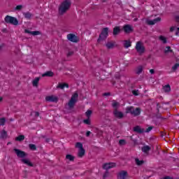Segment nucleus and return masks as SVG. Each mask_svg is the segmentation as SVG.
I'll return each instance as SVG.
<instances>
[{"label":"nucleus","mask_w":179,"mask_h":179,"mask_svg":"<svg viewBox=\"0 0 179 179\" xmlns=\"http://www.w3.org/2000/svg\"><path fill=\"white\" fill-rule=\"evenodd\" d=\"M71 3L70 0H65L63 1L59 7V15H65L68 10H69V8H71Z\"/></svg>","instance_id":"obj_1"},{"label":"nucleus","mask_w":179,"mask_h":179,"mask_svg":"<svg viewBox=\"0 0 179 179\" xmlns=\"http://www.w3.org/2000/svg\"><path fill=\"white\" fill-rule=\"evenodd\" d=\"M108 36V28L105 27L103 28L101 34H99V37L97 40L98 43H100L101 41H103V40H106L107 37Z\"/></svg>","instance_id":"obj_2"},{"label":"nucleus","mask_w":179,"mask_h":179,"mask_svg":"<svg viewBox=\"0 0 179 179\" xmlns=\"http://www.w3.org/2000/svg\"><path fill=\"white\" fill-rule=\"evenodd\" d=\"M4 20L6 23H9L10 24H13L14 26H17V24H19V21L17 20V19L10 15L6 16Z\"/></svg>","instance_id":"obj_3"},{"label":"nucleus","mask_w":179,"mask_h":179,"mask_svg":"<svg viewBox=\"0 0 179 179\" xmlns=\"http://www.w3.org/2000/svg\"><path fill=\"white\" fill-rule=\"evenodd\" d=\"M13 152L16 154L17 157H20V159H24L26 156H27V153H26L24 151H22L17 148H14Z\"/></svg>","instance_id":"obj_4"},{"label":"nucleus","mask_w":179,"mask_h":179,"mask_svg":"<svg viewBox=\"0 0 179 179\" xmlns=\"http://www.w3.org/2000/svg\"><path fill=\"white\" fill-rule=\"evenodd\" d=\"M136 50L139 54H143V52H145V46H143L142 42L138 41L136 43Z\"/></svg>","instance_id":"obj_5"},{"label":"nucleus","mask_w":179,"mask_h":179,"mask_svg":"<svg viewBox=\"0 0 179 179\" xmlns=\"http://www.w3.org/2000/svg\"><path fill=\"white\" fill-rule=\"evenodd\" d=\"M67 40H69V41H71V43H78L79 42V38L73 34H69L67 35Z\"/></svg>","instance_id":"obj_6"},{"label":"nucleus","mask_w":179,"mask_h":179,"mask_svg":"<svg viewBox=\"0 0 179 179\" xmlns=\"http://www.w3.org/2000/svg\"><path fill=\"white\" fill-rule=\"evenodd\" d=\"M116 164L114 162H109V163H106L103 165L102 168L103 170L108 171L110 169H113L115 167Z\"/></svg>","instance_id":"obj_7"},{"label":"nucleus","mask_w":179,"mask_h":179,"mask_svg":"<svg viewBox=\"0 0 179 179\" xmlns=\"http://www.w3.org/2000/svg\"><path fill=\"white\" fill-rule=\"evenodd\" d=\"M113 115L116 118H119V120H121L122 118H124V113H122V112L118 111V109H117V108L114 109Z\"/></svg>","instance_id":"obj_8"},{"label":"nucleus","mask_w":179,"mask_h":179,"mask_svg":"<svg viewBox=\"0 0 179 179\" xmlns=\"http://www.w3.org/2000/svg\"><path fill=\"white\" fill-rule=\"evenodd\" d=\"M46 101H50L52 103H57L58 101V97L51 95L45 97Z\"/></svg>","instance_id":"obj_9"},{"label":"nucleus","mask_w":179,"mask_h":179,"mask_svg":"<svg viewBox=\"0 0 179 179\" xmlns=\"http://www.w3.org/2000/svg\"><path fill=\"white\" fill-rule=\"evenodd\" d=\"M123 30L124 33H127V34L132 33V31H134V29H132V26H131L130 24L124 25L123 27Z\"/></svg>","instance_id":"obj_10"},{"label":"nucleus","mask_w":179,"mask_h":179,"mask_svg":"<svg viewBox=\"0 0 179 179\" xmlns=\"http://www.w3.org/2000/svg\"><path fill=\"white\" fill-rule=\"evenodd\" d=\"M127 177H128V172H127V171H122L117 175V178L118 179H127Z\"/></svg>","instance_id":"obj_11"},{"label":"nucleus","mask_w":179,"mask_h":179,"mask_svg":"<svg viewBox=\"0 0 179 179\" xmlns=\"http://www.w3.org/2000/svg\"><path fill=\"white\" fill-rule=\"evenodd\" d=\"M134 132H136V134H143L145 132V129H142L141 126H136L133 128Z\"/></svg>","instance_id":"obj_12"},{"label":"nucleus","mask_w":179,"mask_h":179,"mask_svg":"<svg viewBox=\"0 0 179 179\" xmlns=\"http://www.w3.org/2000/svg\"><path fill=\"white\" fill-rule=\"evenodd\" d=\"M24 33H27V34H32V36H38L39 34H41L39 31H31L28 29H25Z\"/></svg>","instance_id":"obj_13"},{"label":"nucleus","mask_w":179,"mask_h":179,"mask_svg":"<svg viewBox=\"0 0 179 179\" xmlns=\"http://www.w3.org/2000/svg\"><path fill=\"white\" fill-rule=\"evenodd\" d=\"M21 162L22 163H24V164H27V166H29V167H33L34 166L33 163H31V162H30L27 159H22Z\"/></svg>","instance_id":"obj_14"},{"label":"nucleus","mask_w":179,"mask_h":179,"mask_svg":"<svg viewBox=\"0 0 179 179\" xmlns=\"http://www.w3.org/2000/svg\"><path fill=\"white\" fill-rule=\"evenodd\" d=\"M134 110H135V108L134 106L127 107L126 108V113L127 114H131V115H134Z\"/></svg>","instance_id":"obj_15"},{"label":"nucleus","mask_w":179,"mask_h":179,"mask_svg":"<svg viewBox=\"0 0 179 179\" xmlns=\"http://www.w3.org/2000/svg\"><path fill=\"white\" fill-rule=\"evenodd\" d=\"M141 108H136L133 112V115L134 117H138V115H141Z\"/></svg>","instance_id":"obj_16"},{"label":"nucleus","mask_w":179,"mask_h":179,"mask_svg":"<svg viewBox=\"0 0 179 179\" xmlns=\"http://www.w3.org/2000/svg\"><path fill=\"white\" fill-rule=\"evenodd\" d=\"M120 33H121L120 27H115L113 28V36H117V34H120Z\"/></svg>","instance_id":"obj_17"},{"label":"nucleus","mask_w":179,"mask_h":179,"mask_svg":"<svg viewBox=\"0 0 179 179\" xmlns=\"http://www.w3.org/2000/svg\"><path fill=\"white\" fill-rule=\"evenodd\" d=\"M8 136V133L6 132V131L3 130L0 132V138L1 139H6Z\"/></svg>","instance_id":"obj_18"},{"label":"nucleus","mask_w":179,"mask_h":179,"mask_svg":"<svg viewBox=\"0 0 179 179\" xmlns=\"http://www.w3.org/2000/svg\"><path fill=\"white\" fill-rule=\"evenodd\" d=\"M38 82H40V77L36 78L33 81H32V85L34 87H38Z\"/></svg>","instance_id":"obj_19"},{"label":"nucleus","mask_w":179,"mask_h":179,"mask_svg":"<svg viewBox=\"0 0 179 179\" xmlns=\"http://www.w3.org/2000/svg\"><path fill=\"white\" fill-rule=\"evenodd\" d=\"M142 152L144 153H149V151L150 150V147L149 145H144L141 148Z\"/></svg>","instance_id":"obj_20"},{"label":"nucleus","mask_w":179,"mask_h":179,"mask_svg":"<svg viewBox=\"0 0 179 179\" xmlns=\"http://www.w3.org/2000/svg\"><path fill=\"white\" fill-rule=\"evenodd\" d=\"M43 78L48 76L49 78H52L54 76V73L52 71H47L42 75Z\"/></svg>","instance_id":"obj_21"},{"label":"nucleus","mask_w":179,"mask_h":179,"mask_svg":"<svg viewBox=\"0 0 179 179\" xmlns=\"http://www.w3.org/2000/svg\"><path fill=\"white\" fill-rule=\"evenodd\" d=\"M57 87H59V89H62L64 90L65 89V87H69V85L66 84V83H59L57 85Z\"/></svg>","instance_id":"obj_22"},{"label":"nucleus","mask_w":179,"mask_h":179,"mask_svg":"<svg viewBox=\"0 0 179 179\" xmlns=\"http://www.w3.org/2000/svg\"><path fill=\"white\" fill-rule=\"evenodd\" d=\"M76 103V101H73L72 99H70L68 103V106H69V108H73V107H75Z\"/></svg>","instance_id":"obj_23"},{"label":"nucleus","mask_w":179,"mask_h":179,"mask_svg":"<svg viewBox=\"0 0 179 179\" xmlns=\"http://www.w3.org/2000/svg\"><path fill=\"white\" fill-rule=\"evenodd\" d=\"M143 71V66H138L137 67V69H136V73L137 75H141V73H142Z\"/></svg>","instance_id":"obj_24"},{"label":"nucleus","mask_w":179,"mask_h":179,"mask_svg":"<svg viewBox=\"0 0 179 179\" xmlns=\"http://www.w3.org/2000/svg\"><path fill=\"white\" fill-rule=\"evenodd\" d=\"M79 97V94H78V92H75L72 96L71 100H73V101H78V98Z\"/></svg>","instance_id":"obj_25"},{"label":"nucleus","mask_w":179,"mask_h":179,"mask_svg":"<svg viewBox=\"0 0 179 179\" xmlns=\"http://www.w3.org/2000/svg\"><path fill=\"white\" fill-rule=\"evenodd\" d=\"M132 45L131 41H124V48H129Z\"/></svg>","instance_id":"obj_26"},{"label":"nucleus","mask_w":179,"mask_h":179,"mask_svg":"<svg viewBox=\"0 0 179 179\" xmlns=\"http://www.w3.org/2000/svg\"><path fill=\"white\" fill-rule=\"evenodd\" d=\"M85 148H81L78 150V157H83L85 156Z\"/></svg>","instance_id":"obj_27"},{"label":"nucleus","mask_w":179,"mask_h":179,"mask_svg":"<svg viewBox=\"0 0 179 179\" xmlns=\"http://www.w3.org/2000/svg\"><path fill=\"white\" fill-rule=\"evenodd\" d=\"M23 15L25 19H31V16H33V14L30 12L23 13Z\"/></svg>","instance_id":"obj_28"},{"label":"nucleus","mask_w":179,"mask_h":179,"mask_svg":"<svg viewBox=\"0 0 179 179\" xmlns=\"http://www.w3.org/2000/svg\"><path fill=\"white\" fill-rule=\"evenodd\" d=\"M66 159H67V160H69L70 162H73V160H75V157H73V155H66Z\"/></svg>","instance_id":"obj_29"},{"label":"nucleus","mask_w":179,"mask_h":179,"mask_svg":"<svg viewBox=\"0 0 179 179\" xmlns=\"http://www.w3.org/2000/svg\"><path fill=\"white\" fill-rule=\"evenodd\" d=\"M15 141H17L18 142H22V141H24V136L20 135L17 137L15 138Z\"/></svg>","instance_id":"obj_30"},{"label":"nucleus","mask_w":179,"mask_h":179,"mask_svg":"<svg viewBox=\"0 0 179 179\" xmlns=\"http://www.w3.org/2000/svg\"><path fill=\"white\" fill-rule=\"evenodd\" d=\"M163 90L165 91L166 92H170V90H171L170 85H166L164 87H163Z\"/></svg>","instance_id":"obj_31"},{"label":"nucleus","mask_w":179,"mask_h":179,"mask_svg":"<svg viewBox=\"0 0 179 179\" xmlns=\"http://www.w3.org/2000/svg\"><path fill=\"white\" fill-rule=\"evenodd\" d=\"M135 162H136V164H137V166H142V164H143V163H144L143 160L141 161L138 158H136Z\"/></svg>","instance_id":"obj_32"},{"label":"nucleus","mask_w":179,"mask_h":179,"mask_svg":"<svg viewBox=\"0 0 179 179\" xmlns=\"http://www.w3.org/2000/svg\"><path fill=\"white\" fill-rule=\"evenodd\" d=\"M159 40H160L161 41H162V43H163L164 44H166V43H167V38H166V37H164V36H159Z\"/></svg>","instance_id":"obj_33"},{"label":"nucleus","mask_w":179,"mask_h":179,"mask_svg":"<svg viewBox=\"0 0 179 179\" xmlns=\"http://www.w3.org/2000/svg\"><path fill=\"white\" fill-rule=\"evenodd\" d=\"M106 47L108 49H110V48H114V43H111V42H108L106 43Z\"/></svg>","instance_id":"obj_34"},{"label":"nucleus","mask_w":179,"mask_h":179,"mask_svg":"<svg viewBox=\"0 0 179 179\" xmlns=\"http://www.w3.org/2000/svg\"><path fill=\"white\" fill-rule=\"evenodd\" d=\"M120 105V103H118V102L115 101H113V103H112V107H113V108H117L118 106Z\"/></svg>","instance_id":"obj_35"},{"label":"nucleus","mask_w":179,"mask_h":179,"mask_svg":"<svg viewBox=\"0 0 179 179\" xmlns=\"http://www.w3.org/2000/svg\"><path fill=\"white\" fill-rule=\"evenodd\" d=\"M93 111L88 110H87V112L85 113V115L87 118H90L92 114Z\"/></svg>","instance_id":"obj_36"},{"label":"nucleus","mask_w":179,"mask_h":179,"mask_svg":"<svg viewBox=\"0 0 179 179\" xmlns=\"http://www.w3.org/2000/svg\"><path fill=\"white\" fill-rule=\"evenodd\" d=\"M29 148L31 150H36L37 147L34 144H29Z\"/></svg>","instance_id":"obj_37"},{"label":"nucleus","mask_w":179,"mask_h":179,"mask_svg":"<svg viewBox=\"0 0 179 179\" xmlns=\"http://www.w3.org/2000/svg\"><path fill=\"white\" fill-rule=\"evenodd\" d=\"M76 148H78L79 150L83 149V144L82 143H76Z\"/></svg>","instance_id":"obj_38"},{"label":"nucleus","mask_w":179,"mask_h":179,"mask_svg":"<svg viewBox=\"0 0 179 179\" xmlns=\"http://www.w3.org/2000/svg\"><path fill=\"white\" fill-rule=\"evenodd\" d=\"M5 122H6V119H5V117L0 118V125H5Z\"/></svg>","instance_id":"obj_39"},{"label":"nucleus","mask_w":179,"mask_h":179,"mask_svg":"<svg viewBox=\"0 0 179 179\" xmlns=\"http://www.w3.org/2000/svg\"><path fill=\"white\" fill-rule=\"evenodd\" d=\"M167 52H173V50H171V48L170 46L166 47V50H165V54H167Z\"/></svg>","instance_id":"obj_40"},{"label":"nucleus","mask_w":179,"mask_h":179,"mask_svg":"<svg viewBox=\"0 0 179 179\" xmlns=\"http://www.w3.org/2000/svg\"><path fill=\"white\" fill-rule=\"evenodd\" d=\"M179 67V64L176 63L175 64V65L172 67L173 71H177V69H178Z\"/></svg>","instance_id":"obj_41"},{"label":"nucleus","mask_w":179,"mask_h":179,"mask_svg":"<svg viewBox=\"0 0 179 179\" xmlns=\"http://www.w3.org/2000/svg\"><path fill=\"white\" fill-rule=\"evenodd\" d=\"M84 124L87 125H90V118H87V120H83Z\"/></svg>","instance_id":"obj_42"},{"label":"nucleus","mask_w":179,"mask_h":179,"mask_svg":"<svg viewBox=\"0 0 179 179\" xmlns=\"http://www.w3.org/2000/svg\"><path fill=\"white\" fill-rule=\"evenodd\" d=\"M15 10H22V9H23V6L22 5H18L15 7Z\"/></svg>","instance_id":"obj_43"},{"label":"nucleus","mask_w":179,"mask_h":179,"mask_svg":"<svg viewBox=\"0 0 179 179\" xmlns=\"http://www.w3.org/2000/svg\"><path fill=\"white\" fill-rule=\"evenodd\" d=\"M108 176H109V172H108V171H106L105 173H104V174H103V179H106V178H107V177H108Z\"/></svg>","instance_id":"obj_44"},{"label":"nucleus","mask_w":179,"mask_h":179,"mask_svg":"<svg viewBox=\"0 0 179 179\" xmlns=\"http://www.w3.org/2000/svg\"><path fill=\"white\" fill-rule=\"evenodd\" d=\"M154 21V23L156 24V23L160 22V20H162V18L161 17H157L154 20H152Z\"/></svg>","instance_id":"obj_45"},{"label":"nucleus","mask_w":179,"mask_h":179,"mask_svg":"<svg viewBox=\"0 0 179 179\" xmlns=\"http://www.w3.org/2000/svg\"><path fill=\"white\" fill-rule=\"evenodd\" d=\"M148 24H149L150 26H153V24H155V21L152 20H148Z\"/></svg>","instance_id":"obj_46"},{"label":"nucleus","mask_w":179,"mask_h":179,"mask_svg":"<svg viewBox=\"0 0 179 179\" xmlns=\"http://www.w3.org/2000/svg\"><path fill=\"white\" fill-rule=\"evenodd\" d=\"M126 143H126L125 140H124V139H121L119 141V144H120V145H125Z\"/></svg>","instance_id":"obj_47"},{"label":"nucleus","mask_w":179,"mask_h":179,"mask_svg":"<svg viewBox=\"0 0 179 179\" xmlns=\"http://www.w3.org/2000/svg\"><path fill=\"white\" fill-rule=\"evenodd\" d=\"M152 129H153V127L150 126L148 129H146V130L144 132L149 133V131H151Z\"/></svg>","instance_id":"obj_48"},{"label":"nucleus","mask_w":179,"mask_h":179,"mask_svg":"<svg viewBox=\"0 0 179 179\" xmlns=\"http://www.w3.org/2000/svg\"><path fill=\"white\" fill-rule=\"evenodd\" d=\"M157 118H160L161 120H166V117H162V115H160L159 113L157 114Z\"/></svg>","instance_id":"obj_49"},{"label":"nucleus","mask_w":179,"mask_h":179,"mask_svg":"<svg viewBox=\"0 0 179 179\" xmlns=\"http://www.w3.org/2000/svg\"><path fill=\"white\" fill-rule=\"evenodd\" d=\"M130 139L132 141V142L134 143V145H138V141L132 138V136L130 137Z\"/></svg>","instance_id":"obj_50"},{"label":"nucleus","mask_w":179,"mask_h":179,"mask_svg":"<svg viewBox=\"0 0 179 179\" xmlns=\"http://www.w3.org/2000/svg\"><path fill=\"white\" fill-rule=\"evenodd\" d=\"M138 90H133L132 91V93L134 96H138L139 95V93L138 92Z\"/></svg>","instance_id":"obj_51"},{"label":"nucleus","mask_w":179,"mask_h":179,"mask_svg":"<svg viewBox=\"0 0 179 179\" xmlns=\"http://www.w3.org/2000/svg\"><path fill=\"white\" fill-rule=\"evenodd\" d=\"M72 55H73V51H69L67 53V57H72Z\"/></svg>","instance_id":"obj_52"},{"label":"nucleus","mask_w":179,"mask_h":179,"mask_svg":"<svg viewBox=\"0 0 179 179\" xmlns=\"http://www.w3.org/2000/svg\"><path fill=\"white\" fill-rule=\"evenodd\" d=\"M160 108V103H157V113H159V111H160L159 109Z\"/></svg>","instance_id":"obj_53"},{"label":"nucleus","mask_w":179,"mask_h":179,"mask_svg":"<svg viewBox=\"0 0 179 179\" xmlns=\"http://www.w3.org/2000/svg\"><path fill=\"white\" fill-rule=\"evenodd\" d=\"M39 116H40V113L35 112V117H36V118H37V117H39Z\"/></svg>","instance_id":"obj_54"},{"label":"nucleus","mask_w":179,"mask_h":179,"mask_svg":"<svg viewBox=\"0 0 179 179\" xmlns=\"http://www.w3.org/2000/svg\"><path fill=\"white\" fill-rule=\"evenodd\" d=\"M150 73H151V75H153V73H155V70L154 69H150Z\"/></svg>","instance_id":"obj_55"},{"label":"nucleus","mask_w":179,"mask_h":179,"mask_svg":"<svg viewBox=\"0 0 179 179\" xmlns=\"http://www.w3.org/2000/svg\"><path fill=\"white\" fill-rule=\"evenodd\" d=\"M175 29H176V27H171L170 29V31H174Z\"/></svg>","instance_id":"obj_56"},{"label":"nucleus","mask_w":179,"mask_h":179,"mask_svg":"<svg viewBox=\"0 0 179 179\" xmlns=\"http://www.w3.org/2000/svg\"><path fill=\"white\" fill-rule=\"evenodd\" d=\"M103 96H110V92H105Z\"/></svg>","instance_id":"obj_57"},{"label":"nucleus","mask_w":179,"mask_h":179,"mask_svg":"<svg viewBox=\"0 0 179 179\" xmlns=\"http://www.w3.org/2000/svg\"><path fill=\"white\" fill-rule=\"evenodd\" d=\"M90 134H91V132L90 131H87V133H86V136H90Z\"/></svg>","instance_id":"obj_58"},{"label":"nucleus","mask_w":179,"mask_h":179,"mask_svg":"<svg viewBox=\"0 0 179 179\" xmlns=\"http://www.w3.org/2000/svg\"><path fill=\"white\" fill-rule=\"evenodd\" d=\"M162 179H173V178H171L170 176H166Z\"/></svg>","instance_id":"obj_59"},{"label":"nucleus","mask_w":179,"mask_h":179,"mask_svg":"<svg viewBox=\"0 0 179 179\" xmlns=\"http://www.w3.org/2000/svg\"><path fill=\"white\" fill-rule=\"evenodd\" d=\"M176 21L179 22V16L176 17Z\"/></svg>","instance_id":"obj_60"},{"label":"nucleus","mask_w":179,"mask_h":179,"mask_svg":"<svg viewBox=\"0 0 179 179\" xmlns=\"http://www.w3.org/2000/svg\"><path fill=\"white\" fill-rule=\"evenodd\" d=\"M177 31H176V36H178V34H179V27L178 28H177Z\"/></svg>","instance_id":"obj_61"},{"label":"nucleus","mask_w":179,"mask_h":179,"mask_svg":"<svg viewBox=\"0 0 179 179\" xmlns=\"http://www.w3.org/2000/svg\"><path fill=\"white\" fill-rule=\"evenodd\" d=\"M2 100H3V98L0 97V103H1V101H2Z\"/></svg>","instance_id":"obj_62"},{"label":"nucleus","mask_w":179,"mask_h":179,"mask_svg":"<svg viewBox=\"0 0 179 179\" xmlns=\"http://www.w3.org/2000/svg\"><path fill=\"white\" fill-rule=\"evenodd\" d=\"M3 31H6V29H3Z\"/></svg>","instance_id":"obj_63"},{"label":"nucleus","mask_w":179,"mask_h":179,"mask_svg":"<svg viewBox=\"0 0 179 179\" xmlns=\"http://www.w3.org/2000/svg\"><path fill=\"white\" fill-rule=\"evenodd\" d=\"M163 135H164V134H162V136H163Z\"/></svg>","instance_id":"obj_64"}]
</instances>
